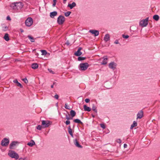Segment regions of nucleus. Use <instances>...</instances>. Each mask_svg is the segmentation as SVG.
<instances>
[{
  "label": "nucleus",
  "instance_id": "f257e3e1",
  "mask_svg": "<svg viewBox=\"0 0 160 160\" xmlns=\"http://www.w3.org/2000/svg\"><path fill=\"white\" fill-rule=\"evenodd\" d=\"M23 6L22 3L20 2L12 3L10 5L11 7L15 10L20 9Z\"/></svg>",
  "mask_w": 160,
  "mask_h": 160
},
{
  "label": "nucleus",
  "instance_id": "f03ea898",
  "mask_svg": "<svg viewBox=\"0 0 160 160\" xmlns=\"http://www.w3.org/2000/svg\"><path fill=\"white\" fill-rule=\"evenodd\" d=\"M8 155L12 158H14L16 159H18V155L13 151H10L9 152Z\"/></svg>",
  "mask_w": 160,
  "mask_h": 160
},
{
  "label": "nucleus",
  "instance_id": "7ed1b4c3",
  "mask_svg": "<svg viewBox=\"0 0 160 160\" xmlns=\"http://www.w3.org/2000/svg\"><path fill=\"white\" fill-rule=\"evenodd\" d=\"M89 67L88 63L87 62L81 63L79 66V69L81 71L86 70Z\"/></svg>",
  "mask_w": 160,
  "mask_h": 160
},
{
  "label": "nucleus",
  "instance_id": "20e7f679",
  "mask_svg": "<svg viewBox=\"0 0 160 160\" xmlns=\"http://www.w3.org/2000/svg\"><path fill=\"white\" fill-rule=\"evenodd\" d=\"M148 19L149 17H147L144 19L141 20L139 23L140 26L142 27H146L148 24Z\"/></svg>",
  "mask_w": 160,
  "mask_h": 160
},
{
  "label": "nucleus",
  "instance_id": "39448f33",
  "mask_svg": "<svg viewBox=\"0 0 160 160\" xmlns=\"http://www.w3.org/2000/svg\"><path fill=\"white\" fill-rule=\"evenodd\" d=\"M65 21L64 17L62 15H60L57 19V22L59 25H62L63 24Z\"/></svg>",
  "mask_w": 160,
  "mask_h": 160
},
{
  "label": "nucleus",
  "instance_id": "423d86ee",
  "mask_svg": "<svg viewBox=\"0 0 160 160\" xmlns=\"http://www.w3.org/2000/svg\"><path fill=\"white\" fill-rule=\"evenodd\" d=\"M51 122L48 120H42V125L44 128L48 127L51 124Z\"/></svg>",
  "mask_w": 160,
  "mask_h": 160
},
{
  "label": "nucleus",
  "instance_id": "0eeeda50",
  "mask_svg": "<svg viewBox=\"0 0 160 160\" xmlns=\"http://www.w3.org/2000/svg\"><path fill=\"white\" fill-rule=\"evenodd\" d=\"M9 142V140L8 138H5L2 140L1 145L3 146H7L8 145Z\"/></svg>",
  "mask_w": 160,
  "mask_h": 160
},
{
  "label": "nucleus",
  "instance_id": "6e6552de",
  "mask_svg": "<svg viewBox=\"0 0 160 160\" xmlns=\"http://www.w3.org/2000/svg\"><path fill=\"white\" fill-rule=\"evenodd\" d=\"M33 23L32 19L31 18H28L25 21L26 25L30 27L31 26Z\"/></svg>",
  "mask_w": 160,
  "mask_h": 160
},
{
  "label": "nucleus",
  "instance_id": "1a4fd4ad",
  "mask_svg": "<svg viewBox=\"0 0 160 160\" xmlns=\"http://www.w3.org/2000/svg\"><path fill=\"white\" fill-rule=\"evenodd\" d=\"M116 66L117 64L114 62H111L108 65L109 68L113 70L116 69Z\"/></svg>",
  "mask_w": 160,
  "mask_h": 160
},
{
  "label": "nucleus",
  "instance_id": "9d476101",
  "mask_svg": "<svg viewBox=\"0 0 160 160\" xmlns=\"http://www.w3.org/2000/svg\"><path fill=\"white\" fill-rule=\"evenodd\" d=\"M89 32L94 34L95 36H98L99 34V31L97 30H91L89 31Z\"/></svg>",
  "mask_w": 160,
  "mask_h": 160
},
{
  "label": "nucleus",
  "instance_id": "9b49d317",
  "mask_svg": "<svg viewBox=\"0 0 160 160\" xmlns=\"http://www.w3.org/2000/svg\"><path fill=\"white\" fill-rule=\"evenodd\" d=\"M143 112L142 110L139 111L137 114V119H141L143 116Z\"/></svg>",
  "mask_w": 160,
  "mask_h": 160
},
{
  "label": "nucleus",
  "instance_id": "f8f14e48",
  "mask_svg": "<svg viewBox=\"0 0 160 160\" xmlns=\"http://www.w3.org/2000/svg\"><path fill=\"white\" fill-rule=\"evenodd\" d=\"M82 49L81 48H79L77 51L75 52L74 53L75 55L77 56H79L82 54V53L81 52V50Z\"/></svg>",
  "mask_w": 160,
  "mask_h": 160
},
{
  "label": "nucleus",
  "instance_id": "ddd939ff",
  "mask_svg": "<svg viewBox=\"0 0 160 160\" xmlns=\"http://www.w3.org/2000/svg\"><path fill=\"white\" fill-rule=\"evenodd\" d=\"M103 60L101 62L102 65H105L107 63L108 58L107 56H104L103 58Z\"/></svg>",
  "mask_w": 160,
  "mask_h": 160
},
{
  "label": "nucleus",
  "instance_id": "4468645a",
  "mask_svg": "<svg viewBox=\"0 0 160 160\" xmlns=\"http://www.w3.org/2000/svg\"><path fill=\"white\" fill-rule=\"evenodd\" d=\"M74 143L75 145L77 147L79 148H82V146L81 145L79 144L77 140L76 139L74 140Z\"/></svg>",
  "mask_w": 160,
  "mask_h": 160
},
{
  "label": "nucleus",
  "instance_id": "2eb2a0df",
  "mask_svg": "<svg viewBox=\"0 0 160 160\" xmlns=\"http://www.w3.org/2000/svg\"><path fill=\"white\" fill-rule=\"evenodd\" d=\"M2 30L4 31H7L8 29V27L5 24H2Z\"/></svg>",
  "mask_w": 160,
  "mask_h": 160
},
{
  "label": "nucleus",
  "instance_id": "dca6fc26",
  "mask_svg": "<svg viewBox=\"0 0 160 160\" xmlns=\"http://www.w3.org/2000/svg\"><path fill=\"white\" fill-rule=\"evenodd\" d=\"M57 14V12L56 11H54L50 13V16L51 18H53Z\"/></svg>",
  "mask_w": 160,
  "mask_h": 160
},
{
  "label": "nucleus",
  "instance_id": "f3484780",
  "mask_svg": "<svg viewBox=\"0 0 160 160\" xmlns=\"http://www.w3.org/2000/svg\"><path fill=\"white\" fill-rule=\"evenodd\" d=\"M17 143V142L15 141H13L11 142L10 145V148L11 149H13V147L16 145Z\"/></svg>",
  "mask_w": 160,
  "mask_h": 160
},
{
  "label": "nucleus",
  "instance_id": "a211bd4d",
  "mask_svg": "<svg viewBox=\"0 0 160 160\" xmlns=\"http://www.w3.org/2000/svg\"><path fill=\"white\" fill-rule=\"evenodd\" d=\"M76 6V3L75 2H73L72 4H68V7H69L71 9H72L73 8L75 7Z\"/></svg>",
  "mask_w": 160,
  "mask_h": 160
},
{
  "label": "nucleus",
  "instance_id": "6ab92c4d",
  "mask_svg": "<svg viewBox=\"0 0 160 160\" xmlns=\"http://www.w3.org/2000/svg\"><path fill=\"white\" fill-rule=\"evenodd\" d=\"M32 68L33 69H36L38 68V65L37 63H34L32 64Z\"/></svg>",
  "mask_w": 160,
  "mask_h": 160
},
{
  "label": "nucleus",
  "instance_id": "aec40b11",
  "mask_svg": "<svg viewBox=\"0 0 160 160\" xmlns=\"http://www.w3.org/2000/svg\"><path fill=\"white\" fill-rule=\"evenodd\" d=\"M83 108L84 110L85 111L90 112L91 110V108L90 107L87 106L86 105H84L83 106Z\"/></svg>",
  "mask_w": 160,
  "mask_h": 160
},
{
  "label": "nucleus",
  "instance_id": "412c9836",
  "mask_svg": "<svg viewBox=\"0 0 160 160\" xmlns=\"http://www.w3.org/2000/svg\"><path fill=\"white\" fill-rule=\"evenodd\" d=\"M35 144V142L33 140H31L30 142H29L27 143V145L30 147H32Z\"/></svg>",
  "mask_w": 160,
  "mask_h": 160
},
{
  "label": "nucleus",
  "instance_id": "4be33fe9",
  "mask_svg": "<svg viewBox=\"0 0 160 160\" xmlns=\"http://www.w3.org/2000/svg\"><path fill=\"white\" fill-rule=\"evenodd\" d=\"M70 114L72 118L74 117L76 115V112L73 110H71L70 111Z\"/></svg>",
  "mask_w": 160,
  "mask_h": 160
},
{
  "label": "nucleus",
  "instance_id": "5701e85b",
  "mask_svg": "<svg viewBox=\"0 0 160 160\" xmlns=\"http://www.w3.org/2000/svg\"><path fill=\"white\" fill-rule=\"evenodd\" d=\"M110 39V36L108 34H106L104 38V40L106 42H107L108 41H109V40Z\"/></svg>",
  "mask_w": 160,
  "mask_h": 160
},
{
  "label": "nucleus",
  "instance_id": "b1692460",
  "mask_svg": "<svg viewBox=\"0 0 160 160\" xmlns=\"http://www.w3.org/2000/svg\"><path fill=\"white\" fill-rule=\"evenodd\" d=\"M4 39L7 41H8L9 40L8 34V33H6L3 37Z\"/></svg>",
  "mask_w": 160,
  "mask_h": 160
},
{
  "label": "nucleus",
  "instance_id": "393cba45",
  "mask_svg": "<svg viewBox=\"0 0 160 160\" xmlns=\"http://www.w3.org/2000/svg\"><path fill=\"white\" fill-rule=\"evenodd\" d=\"M73 122L76 123H80L82 124H83V123L80 121V120L78 119H75L73 120Z\"/></svg>",
  "mask_w": 160,
  "mask_h": 160
},
{
  "label": "nucleus",
  "instance_id": "a878e982",
  "mask_svg": "<svg viewBox=\"0 0 160 160\" xmlns=\"http://www.w3.org/2000/svg\"><path fill=\"white\" fill-rule=\"evenodd\" d=\"M137 122L136 121H134L133 122V123L132 124V125L131 126L130 129H132L133 127L136 126H137Z\"/></svg>",
  "mask_w": 160,
  "mask_h": 160
},
{
  "label": "nucleus",
  "instance_id": "bb28decb",
  "mask_svg": "<svg viewBox=\"0 0 160 160\" xmlns=\"http://www.w3.org/2000/svg\"><path fill=\"white\" fill-rule=\"evenodd\" d=\"M153 19L156 21H158L159 18V17L158 15H155L153 17Z\"/></svg>",
  "mask_w": 160,
  "mask_h": 160
},
{
  "label": "nucleus",
  "instance_id": "cd10ccee",
  "mask_svg": "<svg viewBox=\"0 0 160 160\" xmlns=\"http://www.w3.org/2000/svg\"><path fill=\"white\" fill-rule=\"evenodd\" d=\"M96 107L94 104H92V109L96 112H97V111L96 109Z\"/></svg>",
  "mask_w": 160,
  "mask_h": 160
},
{
  "label": "nucleus",
  "instance_id": "c85d7f7f",
  "mask_svg": "<svg viewBox=\"0 0 160 160\" xmlns=\"http://www.w3.org/2000/svg\"><path fill=\"white\" fill-rule=\"evenodd\" d=\"M28 38L30 40V41L32 42H34L35 41L33 37H32L30 35H28Z\"/></svg>",
  "mask_w": 160,
  "mask_h": 160
},
{
  "label": "nucleus",
  "instance_id": "c756f323",
  "mask_svg": "<svg viewBox=\"0 0 160 160\" xmlns=\"http://www.w3.org/2000/svg\"><path fill=\"white\" fill-rule=\"evenodd\" d=\"M85 59H86L85 57H79L78 58V60L79 61H81L84 60Z\"/></svg>",
  "mask_w": 160,
  "mask_h": 160
},
{
  "label": "nucleus",
  "instance_id": "7c9ffc66",
  "mask_svg": "<svg viewBox=\"0 0 160 160\" xmlns=\"http://www.w3.org/2000/svg\"><path fill=\"white\" fill-rule=\"evenodd\" d=\"M68 132L69 134L72 133V129L71 128V127L69 126L68 128Z\"/></svg>",
  "mask_w": 160,
  "mask_h": 160
},
{
  "label": "nucleus",
  "instance_id": "2f4dec72",
  "mask_svg": "<svg viewBox=\"0 0 160 160\" xmlns=\"http://www.w3.org/2000/svg\"><path fill=\"white\" fill-rule=\"evenodd\" d=\"M71 13V12L68 11V12H65L64 13V14H65V15L66 17H68L70 15Z\"/></svg>",
  "mask_w": 160,
  "mask_h": 160
},
{
  "label": "nucleus",
  "instance_id": "473e14b6",
  "mask_svg": "<svg viewBox=\"0 0 160 160\" xmlns=\"http://www.w3.org/2000/svg\"><path fill=\"white\" fill-rule=\"evenodd\" d=\"M41 51L42 55H46L47 53V51L45 50H42Z\"/></svg>",
  "mask_w": 160,
  "mask_h": 160
},
{
  "label": "nucleus",
  "instance_id": "72a5a7b5",
  "mask_svg": "<svg viewBox=\"0 0 160 160\" xmlns=\"http://www.w3.org/2000/svg\"><path fill=\"white\" fill-rule=\"evenodd\" d=\"M65 116H66V118L67 120H69L70 119H72V117L71 118L70 117H69L68 116V115L67 114L65 115Z\"/></svg>",
  "mask_w": 160,
  "mask_h": 160
},
{
  "label": "nucleus",
  "instance_id": "f704fd0d",
  "mask_svg": "<svg viewBox=\"0 0 160 160\" xmlns=\"http://www.w3.org/2000/svg\"><path fill=\"white\" fill-rule=\"evenodd\" d=\"M65 108L70 110L71 109L70 107L68 106L67 103H66L65 105Z\"/></svg>",
  "mask_w": 160,
  "mask_h": 160
},
{
  "label": "nucleus",
  "instance_id": "c9c22d12",
  "mask_svg": "<svg viewBox=\"0 0 160 160\" xmlns=\"http://www.w3.org/2000/svg\"><path fill=\"white\" fill-rule=\"evenodd\" d=\"M101 127L103 129H104L106 128V127L104 124L101 123L100 124Z\"/></svg>",
  "mask_w": 160,
  "mask_h": 160
},
{
  "label": "nucleus",
  "instance_id": "e433bc0d",
  "mask_svg": "<svg viewBox=\"0 0 160 160\" xmlns=\"http://www.w3.org/2000/svg\"><path fill=\"white\" fill-rule=\"evenodd\" d=\"M42 126L40 125H38L37 127V129L38 130H41L42 129Z\"/></svg>",
  "mask_w": 160,
  "mask_h": 160
},
{
  "label": "nucleus",
  "instance_id": "4c0bfd02",
  "mask_svg": "<svg viewBox=\"0 0 160 160\" xmlns=\"http://www.w3.org/2000/svg\"><path fill=\"white\" fill-rule=\"evenodd\" d=\"M22 80L24 82L26 83H27L28 82V81L27 79L26 78L23 79Z\"/></svg>",
  "mask_w": 160,
  "mask_h": 160
},
{
  "label": "nucleus",
  "instance_id": "58836bf2",
  "mask_svg": "<svg viewBox=\"0 0 160 160\" xmlns=\"http://www.w3.org/2000/svg\"><path fill=\"white\" fill-rule=\"evenodd\" d=\"M17 85L18 86V87H20L22 88V85L21 84V83L19 82H18L17 84Z\"/></svg>",
  "mask_w": 160,
  "mask_h": 160
},
{
  "label": "nucleus",
  "instance_id": "ea45409f",
  "mask_svg": "<svg viewBox=\"0 0 160 160\" xmlns=\"http://www.w3.org/2000/svg\"><path fill=\"white\" fill-rule=\"evenodd\" d=\"M117 142L121 143L122 142V140L120 139H118L116 140Z\"/></svg>",
  "mask_w": 160,
  "mask_h": 160
},
{
  "label": "nucleus",
  "instance_id": "a19ab883",
  "mask_svg": "<svg viewBox=\"0 0 160 160\" xmlns=\"http://www.w3.org/2000/svg\"><path fill=\"white\" fill-rule=\"evenodd\" d=\"M65 123L66 125H68L70 124V122L69 120H67Z\"/></svg>",
  "mask_w": 160,
  "mask_h": 160
},
{
  "label": "nucleus",
  "instance_id": "79ce46f5",
  "mask_svg": "<svg viewBox=\"0 0 160 160\" xmlns=\"http://www.w3.org/2000/svg\"><path fill=\"white\" fill-rule=\"evenodd\" d=\"M122 37H123V38H124L127 39V38H128L129 36L127 35H122Z\"/></svg>",
  "mask_w": 160,
  "mask_h": 160
},
{
  "label": "nucleus",
  "instance_id": "37998d69",
  "mask_svg": "<svg viewBox=\"0 0 160 160\" xmlns=\"http://www.w3.org/2000/svg\"><path fill=\"white\" fill-rule=\"evenodd\" d=\"M54 98H56V99H58V98L59 96H58V94H56L54 96Z\"/></svg>",
  "mask_w": 160,
  "mask_h": 160
},
{
  "label": "nucleus",
  "instance_id": "c03bdc74",
  "mask_svg": "<svg viewBox=\"0 0 160 160\" xmlns=\"http://www.w3.org/2000/svg\"><path fill=\"white\" fill-rule=\"evenodd\" d=\"M85 101L86 103H88L90 102V99L88 98H86Z\"/></svg>",
  "mask_w": 160,
  "mask_h": 160
},
{
  "label": "nucleus",
  "instance_id": "a18cd8bd",
  "mask_svg": "<svg viewBox=\"0 0 160 160\" xmlns=\"http://www.w3.org/2000/svg\"><path fill=\"white\" fill-rule=\"evenodd\" d=\"M6 19L10 21L11 20V18L9 16H8L7 17Z\"/></svg>",
  "mask_w": 160,
  "mask_h": 160
},
{
  "label": "nucleus",
  "instance_id": "49530a36",
  "mask_svg": "<svg viewBox=\"0 0 160 160\" xmlns=\"http://www.w3.org/2000/svg\"><path fill=\"white\" fill-rule=\"evenodd\" d=\"M114 43L115 44H118L119 43V42H118V40H116L114 42Z\"/></svg>",
  "mask_w": 160,
  "mask_h": 160
},
{
  "label": "nucleus",
  "instance_id": "de8ad7c7",
  "mask_svg": "<svg viewBox=\"0 0 160 160\" xmlns=\"http://www.w3.org/2000/svg\"><path fill=\"white\" fill-rule=\"evenodd\" d=\"M13 82L14 83H16V84H17L18 82L17 79L14 80Z\"/></svg>",
  "mask_w": 160,
  "mask_h": 160
},
{
  "label": "nucleus",
  "instance_id": "09e8293b",
  "mask_svg": "<svg viewBox=\"0 0 160 160\" xmlns=\"http://www.w3.org/2000/svg\"><path fill=\"white\" fill-rule=\"evenodd\" d=\"M26 159V158H20L19 159V160H25Z\"/></svg>",
  "mask_w": 160,
  "mask_h": 160
},
{
  "label": "nucleus",
  "instance_id": "8fccbe9b",
  "mask_svg": "<svg viewBox=\"0 0 160 160\" xmlns=\"http://www.w3.org/2000/svg\"><path fill=\"white\" fill-rule=\"evenodd\" d=\"M66 44L68 46L70 44L69 42L68 41H67L66 42Z\"/></svg>",
  "mask_w": 160,
  "mask_h": 160
},
{
  "label": "nucleus",
  "instance_id": "3c124183",
  "mask_svg": "<svg viewBox=\"0 0 160 160\" xmlns=\"http://www.w3.org/2000/svg\"><path fill=\"white\" fill-rule=\"evenodd\" d=\"M48 70L49 71V72H51V73H53V71H52V70H51L50 69H48Z\"/></svg>",
  "mask_w": 160,
  "mask_h": 160
},
{
  "label": "nucleus",
  "instance_id": "603ef678",
  "mask_svg": "<svg viewBox=\"0 0 160 160\" xmlns=\"http://www.w3.org/2000/svg\"><path fill=\"white\" fill-rule=\"evenodd\" d=\"M127 147V145L126 144H124V148H126Z\"/></svg>",
  "mask_w": 160,
  "mask_h": 160
},
{
  "label": "nucleus",
  "instance_id": "864d4df0",
  "mask_svg": "<svg viewBox=\"0 0 160 160\" xmlns=\"http://www.w3.org/2000/svg\"><path fill=\"white\" fill-rule=\"evenodd\" d=\"M56 2H53V3L52 4V6L53 7H54L56 4Z\"/></svg>",
  "mask_w": 160,
  "mask_h": 160
},
{
  "label": "nucleus",
  "instance_id": "5fc2aeb1",
  "mask_svg": "<svg viewBox=\"0 0 160 160\" xmlns=\"http://www.w3.org/2000/svg\"><path fill=\"white\" fill-rule=\"evenodd\" d=\"M20 31H21V32H24L23 30L22 29H20Z\"/></svg>",
  "mask_w": 160,
  "mask_h": 160
},
{
  "label": "nucleus",
  "instance_id": "6e6d98bb",
  "mask_svg": "<svg viewBox=\"0 0 160 160\" xmlns=\"http://www.w3.org/2000/svg\"><path fill=\"white\" fill-rule=\"evenodd\" d=\"M70 135L72 137H73V133H71V134H70Z\"/></svg>",
  "mask_w": 160,
  "mask_h": 160
},
{
  "label": "nucleus",
  "instance_id": "4d7b16f0",
  "mask_svg": "<svg viewBox=\"0 0 160 160\" xmlns=\"http://www.w3.org/2000/svg\"><path fill=\"white\" fill-rule=\"evenodd\" d=\"M70 135L72 137H73V133H71V134H70Z\"/></svg>",
  "mask_w": 160,
  "mask_h": 160
},
{
  "label": "nucleus",
  "instance_id": "13d9d810",
  "mask_svg": "<svg viewBox=\"0 0 160 160\" xmlns=\"http://www.w3.org/2000/svg\"><path fill=\"white\" fill-rule=\"evenodd\" d=\"M53 2H56L57 0H53Z\"/></svg>",
  "mask_w": 160,
  "mask_h": 160
},
{
  "label": "nucleus",
  "instance_id": "bf43d9fd",
  "mask_svg": "<svg viewBox=\"0 0 160 160\" xmlns=\"http://www.w3.org/2000/svg\"><path fill=\"white\" fill-rule=\"evenodd\" d=\"M51 87L52 88H53V85H51Z\"/></svg>",
  "mask_w": 160,
  "mask_h": 160
},
{
  "label": "nucleus",
  "instance_id": "052dcab7",
  "mask_svg": "<svg viewBox=\"0 0 160 160\" xmlns=\"http://www.w3.org/2000/svg\"><path fill=\"white\" fill-rule=\"evenodd\" d=\"M55 83V82H53V85Z\"/></svg>",
  "mask_w": 160,
  "mask_h": 160
},
{
  "label": "nucleus",
  "instance_id": "680f3d73",
  "mask_svg": "<svg viewBox=\"0 0 160 160\" xmlns=\"http://www.w3.org/2000/svg\"><path fill=\"white\" fill-rule=\"evenodd\" d=\"M1 76H0V80H1Z\"/></svg>",
  "mask_w": 160,
  "mask_h": 160
},
{
  "label": "nucleus",
  "instance_id": "e2e57ef3",
  "mask_svg": "<svg viewBox=\"0 0 160 160\" xmlns=\"http://www.w3.org/2000/svg\"><path fill=\"white\" fill-rule=\"evenodd\" d=\"M58 105V103H57L56 105Z\"/></svg>",
  "mask_w": 160,
  "mask_h": 160
},
{
  "label": "nucleus",
  "instance_id": "0e129e2a",
  "mask_svg": "<svg viewBox=\"0 0 160 160\" xmlns=\"http://www.w3.org/2000/svg\"><path fill=\"white\" fill-rule=\"evenodd\" d=\"M58 105V103H57L56 105Z\"/></svg>",
  "mask_w": 160,
  "mask_h": 160
}]
</instances>
